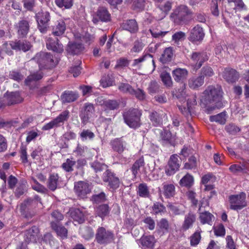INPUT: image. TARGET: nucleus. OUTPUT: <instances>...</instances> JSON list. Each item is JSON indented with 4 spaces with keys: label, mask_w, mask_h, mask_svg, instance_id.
Returning <instances> with one entry per match:
<instances>
[{
    "label": "nucleus",
    "mask_w": 249,
    "mask_h": 249,
    "mask_svg": "<svg viewBox=\"0 0 249 249\" xmlns=\"http://www.w3.org/2000/svg\"><path fill=\"white\" fill-rule=\"evenodd\" d=\"M223 91L219 85L210 86L203 92L201 102L205 104H213L214 105L210 107V109L221 108L223 106L221 102Z\"/></svg>",
    "instance_id": "nucleus-1"
},
{
    "label": "nucleus",
    "mask_w": 249,
    "mask_h": 249,
    "mask_svg": "<svg viewBox=\"0 0 249 249\" xmlns=\"http://www.w3.org/2000/svg\"><path fill=\"white\" fill-rule=\"evenodd\" d=\"M193 12L185 5H180L177 7L171 14V20L177 24H182L188 22Z\"/></svg>",
    "instance_id": "nucleus-2"
},
{
    "label": "nucleus",
    "mask_w": 249,
    "mask_h": 249,
    "mask_svg": "<svg viewBox=\"0 0 249 249\" xmlns=\"http://www.w3.org/2000/svg\"><path fill=\"white\" fill-rule=\"evenodd\" d=\"M142 115L140 110L137 108H131L126 110L123 114V117L125 124L130 127L137 128L140 125V117Z\"/></svg>",
    "instance_id": "nucleus-3"
},
{
    "label": "nucleus",
    "mask_w": 249,
    "mask_h": 249,
    "mask_svg": "<svg viewBox=\"0 0 249 249\" xmlns=\"http://www.w3.org/2000/svg\"><path fill=\"white\" fill-rule=\"evenodd\" d=\"M115 240L113 232L103 227H99L96 230L95 241L100 245L106 246L113 242Z\"/></svg>",
    "instance_id": "nucleus-4"
},
{
    "label": "nucleus",
    "mask_w": 249,
    "mask_h": 249,
    "mask_svg": "<svg viewBox=\"0 0 249 249\" xmlns=\"http://www.w3.org/2000/svg\"><path fill=\"white\" fill-rule=\"evenodd\" d=\"M33 59L38 63L40 69H51L57 63L50 53L45 52L37 53Z\"/></svg>",
    "instance_id": "nucleus-5"
},
{
    "label": "nucleus",
    "mask_w": 249,
    "mask_h": 249,
    "mask_svg": "<svg viewBox=\"0 0 249 249\" xmlns=\"http://www.w3.org/2000/svg\"><path fill=\"white\" fill-rule=\"evenodd\" d=\"M246 195L244 192L238 195H231L229 196L230 209L234 211L242 209L247 206Z\"/></svg>",
    "instance_id": "nucleus-6"
},
{
    "label": "nucleus",
    "mask_w": 249,
    "mask_h": 249,
    "mask_svg": "<svg viewBox=\"0 0 249 249\" xmlns=\"http://www.w3.org/2000/svg\"><path fill=\"white\" fill-rule=\"evenodd\" d=\"M151 63L153 66V70H154L156 65L152 55L150 54L145 53L139 58L135 59L133 61L132 66L136 70H142L145 69L147 65Z\"/></svg>",
    "instance_id": "nucleus-7"
},
{
    "label": "nucleus",
    "mask_w": 249,
    "mask_h": 249,
    "mask_svg": "<svg viewBox=\"0 0 249 249\" xmlns=\"http://www.w3.org/2000/svg\"><path fill=\"white\" fill-rule=\"evenodd\" d=\"M36 19L38 23V28L43 34L45 33L48 27L50 21V14L47 11H41L36 14Z\"/></svg>",
    "instance_id": "nucleus-8"
},
{
    "label": "nucleus",
    "mask_w": 249,
    "mask_h": 249,
    "mask_svg": "<svg viewBox=\"0 0 249 249\" xmlns=\"http://www.w3.org/2000/svg\"><path fill=\"white\" fill-rule=\"evenodd\" d=\"M69 112L68 111H64L60 114L56 118L53 120L49 123L44 125L42 129L48 130L54 127H59L64 124L65 121L69 118Z\"/></svg>",
    "instance_id": "nucleus-9"
},
{
    "label": "nucleus",
    "mask_w": 249,
    "mask_h": 249,
    "mask_svg": "<svg viewBox=\"0 0 249 249\" xmlns=\"http://www.w3.org/2000/svg\"><path fill=\"white\" fill-rule=\"evenodd\" d=\"M94 112L95 109L93 105L89 103H85L80 114L82 123L84 124H86L89 121V119L93 116Z\"/></svg>",
    "instance_id": "nucleus-10"
},
{
    "label": "nucleus",
    "mask_w": 249,
    "mask_h": 249,
    "mask_svg": "<svg viewBox=\"0 0 249 249\" xmlns=\"http://www.w3.org/2000/svg\"><path fill=\"white\" fill-rule=\"evenodd\" d=\"M74 190L77 196L80 198L86 197L91 190L88 183L79 181L74 183Z\"/></svg>",
    "instance_id": "nucleus-11"
},
{
    "label": "nucleus",
    "mask_w": 249,
    "mask_h": 249,
    "mask_svg": "<svg viewBox=\"0 0 249 249\" xmlns=\"http://www.w3.org/2000/svg\"><path fill=\"white\" fill-rule=\"evenodd\" d=\"M24 240L26 242L36 243L40 237V231L39 228L33 226L31 228L24 231Z\"/></svg>",
    "instance_id": "nucleus-12"
},
{
    "label": "nucleus",
    "mask_w": 249,
    "mask_h": 249,
    "mask_svg": "<svg viewBox=\"0 0 249 249\" xmlns=\"http://www.w3.org/2000/svg\"><path fill=\"white\" fill-rule=\"evenodd\" d=\"M110 18V14L107 9L105 7H100L97 9L95 15L93 17L92 21L94 24H97L100 21H109Z\"/></svg>",
    "instance_id": "nucleus-13"
},
{
    "label": "nucleus",
    "mask_w": 249,
    "mask_h": 249,
    "mask_svg": "<svg viewBox=\"0 0 249 249\" xmlns=\"http://www.w3.org/2000/svg\"><path fill=\"white\" fill-rule=\"evenodd\" d=\"M191 59L195 65L196 69L200 68L203 63L208 60V56L204 52H193L191 55Z\"/></svg>",
    "instance_id": "nucleus-14"
},
{
    "label": "nucleus",
    "mask_w": 249,
    "mask_h": 249,
    "mask_svg": "<svg viewBox=\"0 0 249 249\" xmlns=\"http://www.w3.org/2000/svg\"><path fill=\"white\" fill-rule=\"evenodd\" d=\"M97 103L99 105L103 106L105 111L107 109L115 110L118 108L119 103L116 100H105L103 97H98L97 99Z\"/></svg>",
    "instance_id": "nucleus-15"
},
{
    "label": "nucleus",
    "mask_w": 249,
    "mask_h": 249,
    "mask_svg": "<svg viewBox=\"0 0 249 249\" xmlns=\"http://www.w3.org/2000/svg\"><path fill=\"white\" fill-rule=\"evenodd\" d=\"M103 179L104 182H108V186L114 190L119 187V179L115 177L112 172H107L104 174Z\"/></svg>",
    "instance_id": "nucleus-16"
},
{
    "label": "nucleus",
    "mask_w": 249,
    "mask_h": 249,
    "mask_svg": "<svg viewBox=\"0 0 249 249\" xmlns=\"http://www.w3.org/2000/svg\"><path fill=\"white\" fill-rule=\"evenodd\" d=\"M204 36L202 28L196 25L191 30L189 39L194 43L201 41Z\"/></svg>",
    "instance_id": "nucleus-17"
},
{
    "label": "nucleus",
    "mask_w": 249,
    "mask_h": 249,
    "mask_svg": "<svg viewBox=\"0 0 249 249\" xmlns=\"http://www.w3.org/2000/svg\"><path fill=\"white\" fill-rule=\"evenodd\" d=\"M46 46L48 49L57 53H61L64 50L62 44L58 42L57 38L48 37L46 41Z\"/></svg>",
    "instance_id": "nucleus-18"
},
{
    "label": "nucleus",
    "mask_w": 249,
    "mask_h": 249,
    "mask_svg": "<svg viewBox=\"0 0 249 249\" xmlns=\"http://www.w3.org/2000/svg\"><path fill=\"white\" fill-rule=\"evenodd\" d=\"M202 207V202H200L199 204L198 211L199 212V218L202 224H207L210 225H212L213 221L214 219V216L210 213L205 211L204 212H200Z\"/></svg>",
    "instance_id": "nucleus-19"
},
{
    "label": "nucleus",
    "mask_w": 249,
    "mask_h": 249,
    "mask_svg": "<svg viewBox=\"0 0 249 249\" xmlns=\"http://www.w3.org/2000/svg\"><path fill=\"white\" fill-rule=\"evenodd\" d=\"M196 221V215L192 212L188 213L184 217L181 229L183 231H186L193 227Z\"/></svg>",
    "instance_id": "nucleus-20"
},
{
    "label": "nucleus",
    "mask_w": 249,
    "mask_h": 249,
    "mask_svg": "<svg viewBox=\"0 0 249 249\" xmlns=\"http://www.w3.org/2000/svg\"><path fill=\"white\" fill-rule=\"evenodd\" d=\"M50 225L51 228L61 239L67 238L68 230L64 226L58 224V223L55 222H51Z\"/></svg>",
    "instance_id": "nucleus-21"
},
{
    "label": "nucleus",
    "mask_w": 249,
    "mask_h": 249,
    "mask_svg": "<svg viewBox=\"0 0 249 249\" xmlns=\"http://www.w3.org/2000/svg\"><path fill=\"white\" fill-rule=\"evenodd\" d=\"M222 76L228 83H232L238 80L239 74L233 69L226 68L222 72Z\"/></svg>",
    "instance_id": "nucleus-22"
},
{
    "label": "nucleus",
    "mask_w": 249,
    "mask_h": 249,
    "mask_svg": "<svg viewBox=\"0 0 249 249\" xmlns=\"http://www.w3.org/2000/svg\"><path fill=\"white\" fill-rule=\"evenodd\" d=\"M188 72L185 69L177 68L172 71L174 79L177 82L183 83L187 78Z\"/></svg>",
    "instance_id": "nucleus-23"
},
{
    "label": "nucleus",
    "mask_w": 249,
    "mask_h": 249,
    "mask_svg": "<svg viewBox=\"0 0 249 249\" xmlns=\"http://www.w3.org/2000/svg\"><path fill=\"white\" fill-rule=\"evenodd\" d=\"M123 30H126L131 33H135L138 31V25L135 19H128L123 22L121 25Z\"/></svg>",
    "instance_id": "nucleus-24"
},
{
    "label": "nucleus",
    "mask_w": 249,
    "mask_h": 249,
    "mask_svg": "<svg viewBox=\"0 0 249 249\" xmlns=\"http://www.w3.org/2000/svg\"><path fill=\"white\" fill-rule=\"evenodd\" d=\"M66 24L63 20H58L53 26L52 34L54 36H61L66 30Z\"/></svg>",
    "instance_id": "nucleus-25"
},
{
    "label": "nucleus",
    "mask_w": 249,
    "mask_h": 249,
    "mask_svg": "<svg viewBox=\"0 0 249 249\" xmlns=\"http://www.w3.org/2000/svg\"><path fill=\"white\" fill-rule=\"evenodd\" d=\"M8 105H11L14 104L20 103L22 99L18 92H6L4 95Z\"/></svg>",
    "instance_id": "nucleus-26"
},
{
    "label": "nucleus",
    "mask_w": 249,
    "mask_h": 249,
    "mask_svg": "<svg viewBox=\"0 0 249 249\" xmlns=\"http://www.w3.org/2000/svg\"><path fill=\"white\" fill-rule=\"evenodd\" d=\"M42 77L43 73L41 71L34 72L27 77L25 80V84L26 85L30 87V88H32L36 83L42 79Z\"/></svg>",
    "instance_id": "nucleus-27"
},
{
    "label": "nucleus",
    "mask_w": 249,
    "mask_h": 249,
    "mask_svg": "<svg viewBox=\"0 0 249 249\" xmlns=\"http://www.w3.org/2000/svg\"><path fill=\"white\" fill-rule=\"evenodd\" d=\"M18 35L21 37H24L27 35L29 30V22L25 20L20 21L17 25Z\"/></svg>",
    "instance_id": "nucleus-28"
},
{
    "label": "nucleus",
    "mask_w": 249,
    "mask_h": 249,
    "mask_svg": "<svg viewBox=\"0 0 249 249\" xmlns=\"http://www.w3.org/2000/svg\"><path fill=\"white\" fill-rule=\"evenodd\" d=\"M140 243L143 248L153 249L156 240L153 235H143L140 239Z\"/></svg>",
    "instance_id": "nucleus-29"
},
{
    "label": "nucleus",
    "mask_w": 249,
    "mask_h": 249,
    "mask_svg": "<svg viewBox=\"0 0 249 249\" xmlns=\"http://www.w3.org/2000/svg\"><path fill=\"white\" fill-rule=\"evenodd\" d=\"M42 240L43 243L49 245L52 249H58L59 242L51 233L48 232L44 234L42 238Z\"/></svg>",
    "instance_id": "nucleus-30"
},
{
    "label": "nucleus",
    "mask_w": 249,
    "mask_h": 249,
    "mask_svg": "<svg viewBox=\"0 0 249 249\" xmlns=\"http://www.w3.org/2000/svg\"><path fill=\"white\" fill-rule=\"evenodd\" d=\"M110 208L107 204H102L98 205L95 210L96 214L103 220L108 216L110 212Z\"/></svg>",
    "instance_id": "nucleus-31"
},
{
    "label": "nucleus",
    "mask_w": 249,
    "mask_h": 249,
    "mask_svg": "<svg viewBox=\"0 0 249 249\" xmlns=\"http://www.w3.org/2000/svg\"><path fill=\"white\" fill-rule=\"evenodd\" d=\"M11 46L13 50H22L26 52L29 50L31 47V44L27 41L11 42Z\"/></svg>",
    "instance_id": "nucleus-32"
},
{
    "label": "nucleus",
    "mask_w": 249,
    "mask_h": 249,
    "mask_svg": "<svg viewBox=\"0 0 249 249\" xmlns=\"http://www.w3.org/2000/svg\"><path fill=\"white\" fill-rule=\"evenodd\" d=\"M78 94L71 91H65L61 96L62 103L74 102L78 98Z\"/></svg>",
    "instance_id": "nucleus-33"
},
{
    "label": "nucleus",
    "mask_w": 249,
    "mask_h": 249,
    "mask_svg": "<svg viewBox=\"0 0 249 249\" xmlns=\"http://www.w3.org/2000/svg\"><path fill=\"white\" fill-rule=\"evenodd\" d=\"M71 218L79 223H83L85 221V215L83 212L79 209L74 208L70 211Z\"/></svg>",
    "instance_id": "nucleus-34"
},
{
    "label": "nucleus",
    "mask_w": 249,
    "mask_h": 249,
    "mask_svg": "<svg viewBox=\"0 0 249 249\" xmlns=\"http://www.w3.org/2000/svg\"><path fill=\"white\" fill-rule=\"evenodd\" d=\"M181 161L178 159L177 155H172L168 161V165L171 171H177L179 170Z\"/></svg>",
    "instance_id": "nucleus-35"
},
{
    "label": "nucleus",
    "mask_w": 249,
    "mask_h": 249,
    "mask_svg": "<svg viewBox=\"0 0 249 249\" xmlns=\"http://www.w3.org/2000/svg\"><path fill=\"white\" fill-rule=\"evenodd\" d=\"M84 47L81 43H71L68 44L67 51L71 54H77L82 51Z\"/></svg>",
    "instance_id": "nucleus-36"
},
{
    "label": "nucleus",
    "mask_w": 249,
    "mask_h": 249,
    "mask_svg": "<svg viewBox=\"0 0 249 249\" xmlns=\"http://www.w3.org/2000/svg\"><path fill=\"white\" fill-rule=\"evenodd\" d=\"M204 76H199L197 77H192L188 81L189 87L192 89H196L201 86L204 83Z\"/></svg>",
    "instance_id": "nucleus-37"
},
{
    "label": "nucleus",
    "mask_w": 249,
    "mask_h": 249,
    "mask_svg": "<svg viewBox=\"0 0 249 249\" xmlns=\"http://www.w3.org/2000/svg\"><path fill=\"white\" fill-rule=\"evenodd\" d=\"M174 53L172 47L166 48L160 57V61L162 63L170 62L173 57Z\"/></svg>",
    "instance_id": "nucleus-38"
},
{
    "label": "nucleus",
    "mask_w": 249,
    "mask_h": 249,
    "mask_svg": "<svg viewBox=\"0 0 249 249\" xmlns=\"http://www.w3.org/2000/svg\"><path fill=\"white\" fill-rule=\"evenodd\" d=\"M31 210L27 199L25 200L19 206L20 212L26 218H31L33 216L34 214H31L30 212Z\"/></svg>",
    "instance_id": "nucleus-39"
},
{
    "label": "nucleus",
    "mask_w": 249,
    "mask_h": 249,
    "mask_svg": "<svg viewBox=\"0 0 249 249\" xmlns=\"http://www.w3.org/2000/svg\"><path fill=\"white\" fill-rule=\"evenodd\" d=\"M201 229L199 228L190 236L189 239L191 247H196L199 244L201 239Z\"/></svg>",
    "instance_id": "nucleus-40"
},
{
    "label": "nucleus",
    "mask_w": 249,
    "mask_h": 249,
    "mask_svg": "<svg viewBox=\"0 0 249 249\" xmlns=\"http://www.w3.org/2000/svg\"><path fill=\"white\" fill-rule=\"evenodd\" d=\"M163 195L166 198L173 197L175 195V187L172 184H163Z\"/></svg>",
    "instance_id": "nucleus-41"
},
{
    "label": "nucleus",
    "mask_w": 249,
    "mask_h": 249,
    "mask_svg": "<svg viewBox=\"0 0 249 249\" xmlns=\"http://www.w3.org/2000/svg\"><path fill=\"white\" fill-rule=\"evenodd\" d=\"M27 182L24 179L21 180L18 184L17 188L14 192L15 196L17 198L20 197L27 190Z\"/></svg>",
    "instance_id": "nucleus-42"
},
{
    "label": "nucleus",
    "mask_w": 249,
    "mask_h": 249,
    "mask_svg": "<svg viewBox=\"0 0 249 249\" xmlns=\"http://www.w3.org/2000/svg\"><path fill=\"white\" fill-rule=\"evenodd\" d=\"M176 98L180 100L181 101H184L186 100L188 94L187 93L186 85L185 84H182L181 86L179 88L176 93L174 94Z\"/></svg>",
    "instance_id": "nucleus-43"
},
{
    "label": "nucleus",
    "mask_w": 249,
    "mask_h": 249,
    "mask_svg": "<svg viewBox=\"0 0 249 249\" xmlns=\"http://www.w3.org/2000/svg\"><path fill=\"white\" fill-rule=\"evenodd\" d=\"M58 177L57 174H53L49 177L48 181V187L51 191H54L57 188Z\"/></svg>",
    "instance_id": "nucleus-44"
},
{
    "label": "nucleus",
    "mask_w": 249,
    "mask_h": 249,
    "mask_svg": "<svg viewBox=\"0 0 249 249\" xmlns=\"http://www.w3.org/2000/svg\"><path fill=\"white\" fill-rule=\"evenodd\" d=\"M32 159L35 162L40 161L43 159V150L41 147L38 146L35 149L31 154Z\"/></svg>",
    "instance_id": "nucleus-45"
},
{
    "label": "nucleus",
    "mask_w": 249,
    "mask_h": 249,
    "mask_svg": "<svg viewBox=\"0 0 249 249\" xmlns=\"http://www.w3.org/2000/svg\"><path fill=\"white\" fill-rule=\"evenodd\" d=\"M194 183L193 177L188 173H187L184 177H183L180 180V185L182 186H185L187 187H190L192 186Z\"/></svg>",
    "instance_id": "nucleus-46"
},
{
    "label": "nucleus",
    "mask_w": 249,
    "mask_h": 249,
    "mask_svg": "<svg viewBox=\"0 0 249 249\" xmlns=\"http://www.w3.org/2000/svg\"><path fill=\"white\" fill-rule=\"evenodd\" d=\"M11 49H12L11 43L8 44L7 42H5L3 44L1 47H0V59H1L3 58V54L5 53L9 55H11L13 54V52Z\"/></svg>",
    "instance_id": "nucleus-47"
},
{
    "label": "nucleus",
    "mask_w": 249,
    "mask_h": 249,
    "mask_svg": "<svg viewBox=\"0 0 249 249\" xmlns=\"http://www.w3.org/2000/svg\"><path fill=\"white\" fill-rule=\"evenodd\" d=\"M211 122H215L220 124H224L226 123V113L225 112H221L216 115L211 116L210 117Z\"/></svg>",
    "instance_id": "nucleus-48"
},
{
    "label": "nucleus",
    "mask_w": 249,
    "mask_h": 249,
    "mask_svg": "<svg viewBox=\"0 0 249 249\" xmlns=\"http://www.w3.org/2000/svg\"><path fill=\"white\" fill-rule=\"evenodd\" d=\"M137 193L139 196L142 197H147L149 196V191L145 183H141L139 185Z\"/></svg>",
    "instance_id": "nucleus-49"
},
{
    "label": "nucleus",
    "mask_w": 249,
    "mask_h": 249,
    "mask_svg": "<svg viewBox=\"0 0 249 249\" xmlns=\"http://www.w3.org/2000/svg\"><path fill=\"white\" fill-rule=\"evenodd\" d=\"M112 147L115 151L121 153L124 150V142L122 140L117 139L114 140L112 142Z\"/></svg>",
    "instance_id": "nucleus-50"
},
{
    "label": "nucleus",
    "mask_w": 249,
    "mask_h": 249,
    "mask_svg": "<svg viewBox=\"0 0 249 249\" xmlns=\"http://www.w3.org/2000/svg\"><path fill=\"white\" fill-rule=\"evenodd\" d=\"M150 119L154 126H158L162 124V119L157 112H153L150 115Z\"/></svg>",
    "instance_id": "nucleus-51"
},
{
    "label": "nucleus",
    "mask_w": 249,
    "mask_h": 249,
    "mask_svg": "<svg viewBox=\"0 0 249 249\" xmlns=\"http://www.w3.org/2000/svg\"><path fill=\"white\" fill-rule=\"evenodd\" d=\"M118 89L121 92L131 94L134 92V89L128 83H121L118 86Z\"/></svg>",
    "instance_id": "nucleus-52"
},
{
    "label": "nucleus",
    "mask_w": 249,
    "mask_h": 249,
    "mask_svg": "<svg viewBox=\"0 0 249 249\" xmlns=\"http://www.w3.org/2000/svg\"><path fill=\"white\" fill-rule=\"evenodd\" d=\"M144 47V44L142 41L139 40H136L134 41L133 46L130 50L131 53H139L142 51Z\"/></svg>",
    "instance_id": "nucleus-53"
},
{
    "label": "nucleus",
    "mask_w": 249,
    "mask_h": 249,
    "mask_svg": "<svg viewBox=\"0 0 249 249\" xmlns=\"http://www.w3.org/2000/svg\"><path fill=\"white\" fill-rule=\"evenodd\" d=\"M229 169L231 171H241L249 169V163L243 162L240 165L233 164L230 167Z\"/></svg>",
    "instance_id": "nucleus-54"
},
{
    "label": "nucleus",
    "mask_w": 249,
    "mask_h": 249,
    "mask_svg": "<svg viewBox=\"0 0 249 249\" xmlns=\"http://www.w3.org/2000/svg\"><path fill=\"white\" fill-rule=\"evenodd\" d=\"M160 76L164 85L169 87L172 86L173 82L169 73L166 72H162Z\"/></svg>",
    "instance_id": "nucleus-55"
},
{
    "label": "nucleus",
    "mask_w": 249,
    "mask_h": 249,
    "mask_svg": "<svg viewBox=\"0 0 249 249\" xmlns=\"http://www.w3.org/2000/svg\"><path fill=\"white\" fill-rule=\"evenodd\" d=\"M144 159L143 157H141L135 162L132 166V169L133 171H137V170L143 171L144 169Z\"/></svg>",
    "instance_id": "nucleus-56"
},
{
    "label": "nucleus",
    "mask_w": 249,
    "mask_h": 249,
    "mask_svg": "<svg viewBox=\"0 0 249 249\" xmlns=\"http://www.w3.org/2000/svg\"><path fill=\"white\" fill-rule=\"evenodd\" d=\"M167 207L175 215H181L184 213V211L181 209L179 205L177 206L169 203L167 205Z\"/></svg>",
    "instance_id": "nucleus-57"
},
{
    "label": "nucleus",
    "mask_w": 249,
    "mask_h": 249,
    "mask_svg": "<svg viewBox=\"0 0 249 249\" xmlns=\"http://www.w3.org/2000/svg\"><path fill=\"white\" fill-rule=\"evenodd\" d=\"M55 4L60 8H70L73 4L72 0H55Z\"/></svg>",
    "instance_id": "nucleus-58"
},
{
    "label": "nucleus",
    "mask_w": 249,
    "mask_h": 249,
    "mask_svg": "<svg viewBox=\"0 0 249 249\" xmlns=\"http://www.w3.org/2000/svg\"><path fill=\"white\" fill-rule=\"evenodd\" d=\"M113 79L108 75L103 76L100 80L101 85L103 88L111 86L113 85Z\"/></svg>",
    "instance_id": "nucleus-59"
},
{
    "label": "nucleus",
    "mask_w": 249,
    "mask_h": 249,
    "mask_svg": "<svg viewBox=\"0 0 249 249\" xmlns=\"http://www.w3.org/2000/svg\"><path fill=\"white\" fill-rule=\"evenodd\" d=\"M187 196L188 199L191 201L192 205L193 207H196L198 204V201L196 198V193L192 190H190L187 193Z\"/></svg>",
    "instance_id": "nucleus-60"
},
{
    "label": "nucleus",
    "mask_w": 249,
    "mask_h": 249,
    "mask_svg": "<svg viewBox=\"0 0 249 249\" xmlns=\"http://www.w3.org/2000/svg\"><path fill=\"white\" fill-rule=\"evenodd\" d=\"M159 90L160 86L157 82L152 81L150 83L148 88V91L150 94H155L158 92Z\"/></svg>",
    "instance_id": "nucleus-61"
},
{
    "label": "nucleus",
    "mask_w": 249,
    "mask_h": 249,
    "mask_svg": "<svg viewBox=\"0 0 249 249\" xmlns=\"http://www.w3.org/2000/svg\"><path fill=\"white\" fill-rule=\"evenodd\" d=\"M143 222L146 225V228L150 231H153L155 228V222L151 216H147L145 217Z\"/></svg>",
    "instance_id": "nucleus-62"
},
{
    "label": "nucleus",
    "mask_w": 249,
    "mask_h": 249,
    "mask_svg": "<svg viewBox=\"0 0 249 249\" xmlns=\"http://www.w3.org/2000/svg\"><path fill=\"white\" fill-rule=\"evenodd\" d=\"M213 231L216 236H224L226 233L225 227L222 224L214 227Z\"/></svg>",
    "instance_id": "nucleus-63"
},
{
    "label": "nucleus",
    "mask_w": 249,
    "mask_h": 249,
    "mask_svg": "<svg viewBox=\"0 0 249 249\" xmlns=\"http://www.w3.org/2000/svg\"><path fill=\"white\" fill-rule=\"evenodd\" d=\"M80 136L83 141H85L89 139H92L95 135L94 133L89 129L83 130L80 134Z\"/></svg>",
    "instance_id": "nucleus-64"
}]
</instances>
